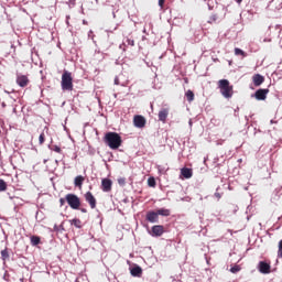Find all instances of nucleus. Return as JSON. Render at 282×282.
I'll use <instances>...</instances> for the list:
<instances>
[{
  "label": "nucleus",
  "instance_id": "f257e3e1",
  "mask_svg": "<svg viewBox=\"0 0 282 282\" xmlns=\"http://www.w3.org/2000/svg\"><path fill=\"white\" fill-rule=\"evenodd\" d=\"M105 143L111 149V150H118L122 144L121 137L116 132H109L105 135Z\"/></svg>",
  "mask_w": 282,
  "mask_h": 282
},
{
  "label": "nucleus",
  "instance_id": "f03ea898",
  "mask_svg": "<svg viewBox=\"0 0 282 282\" xmlns=\"http://www.w3.org/2000/svg\"><path fill=\"white\" fill-rule=\"evenodd\" d=\"M218 88L220 90V94L226 99H230L234 96V87L230 86V82L227 79H221L218 82Z\"/></svg>",
  "mask_w": 282,
  "mask_h": 282
},
{
  "label": "nucleus",
  "instance_id": "7ed1b4c3",
  "mask_svg": "<svg viewBox=\"0 0 282 282\" xmlns=\"http://www.w3.org/2000/svg\"><path fill=\"white\" fill-rule=\"evenodd\" d=\"M61 87H62V90L73 91L74 85H73L72 73L64 70L62 75Z\"/></svg>",
  "mask_w": 282,
  "mask_h": 282
},
{
  "label": "nucleus",
  "instance_id": "20e7f679",
  "mask_svg": "<svg viewBox=\"0 0 282 282\" xmlns=\"http://www.w3.org/2000/svg\"><path fill=\"white\" fill-rule=\"evenodd\" d=\"M65 200L67 202L68 206L73 209H79L80 207V199L77 195L67 194L65 196Z\"/></svg>",
  "mask_w": 282,
  "mask_h": 282
},
{
  "label": "nucleus",
  "instance_id": "39448f33",
  "mask_svg": "<svg viewBox=\"0 0 282 282\" xmlns=\"http://www.w3.org/2000/svg\"><path fill=\"white\" fill-rule=\"evenodd\" d=\"M258 271L262 274L271 273V264L265 261H260L257 267Z\"/></svg>",
  "mask_w": 282,
  "mask_h": 282
},
{
  "label": "nucleus",
  "instance_id": "423d86ee",
  "mask_svg": "<svg viewBox=\"0 0 282 282\" xmlns=\"http://www.w3.org/2000/svg\"><path fill=\"white\" fill-rule=\"evenodd\" d=\"M133 124L135 128L142 129L147 124V120L143 116H135L133 118Z\"/></svg>",
  "mask_w": 282,
  "mask_h": 282
},
{
  "label": "nucleus",
  "instance_id": "0eeeda50",
  "mask_svg": "<svg viewBox=\"0 0 282 282\" xmlns=\"http://www.w3.org/2000/svg\"><path fill=\"white\" fill-rule=\"evenodd\" d=\"M85 199H86V202L89 204V206H90L91 209H95V208H96V206H97V200H96L95 196L93 195V193L87 192V193L85 194Z\"/></svg>",
  "mask_w": 282,
  "mask_h": 282
},
{
  "label": "nucleus",
  "instance_id": "6e6552de",
  "mask_svg": "<svg viewBox=\"0 0 282 282\" xmlns=\"http://www.w3.org/2000/svg\"><path fill=\"white\" fill-rule=\"evenodd\" d=\"M30 80L28 76L24 75H17V85L25 88L29 85Z\"/></svg>",
  "mask_w": 282,
  "mask_h": 282
},
{
  "label": "nucleus",
  "instance_id": "1a4fd4ad",
  "mask_svg": "<svg viewBox=\"0 0 282 282\" xmlns=\"http://www.w3.org/2000/svg\"><path fill=\"white\" fill-rule=\"evenodd\" d=\"M101 189L102 192L109 193L112 189V181L108 178L101 180Z\"/></svg>",
  "mask_w": 282,
  "mask_h": 282
},
{
  "label": "nucleus",
  "instance_id": "9d476101",
  "mask_svg": "<svg viewBox=\"0 0 282 282\" xmlns=\"http://www.w3.org/2000/svg\"><path fill=\"white\" fill-rule=\"evenodd\" d=\"M269 93H270L269 89H259L256 91L254 98L257 100H265Z\"/></svg>",
  "mask_w": 282,
  "mask_h": 282
},
{
  "label": "nucleus",
  "instance_id": "9b49d317",
  "mask_svg": "<svg viewBox=\"0 0 282 282\" xmlns=\"http://www.w3.org/2000/svg\"><path fill=\"white\" fill-rule=\"evenodd\" d=\"M169 115H170V109H167V108L161 109L158 115L159 120L162 121L163 123H165Z\"/></svg>",
  "mask_w": 282,
  "mask_h": 282
},
{
  "label": "nucleus",
  "instance_id": "f8f14e48",
  "mask_svg": "<svg viewBox=\"0 0 282 282\" xmlns=\"http://www.w3.org/2000/svg\"><path fill=\"white\" fill-rule=\"evenodd\" d=\"M147 220L151 224H156L159 223V214L158 212H149L147 214Z\"/></svg>",
  "mask_w": 282,
  "mask_h": 282
},
{
  "label": "nucleus",
  "instance_id": "ddd939ff",
  "mask_svg": "<svg viewBox=\"0 0 282 282\" xmlns=\"http://www.w3.org/2000/svg\"><path fill=\"white\" fill-rule=\"evenodd\" d=\"M153 237H161L164 234L163 226H153L151 230Z\"/></svg>",
  "mask_w": 282,
  "mask_h": 282
},
{
  "label": "nucleus",
  "instance_id": "4468645a",
  "mask_svg": "<svg viewBox=\"0 0 282 282\" xmlns=\"http://www.w3.org/2000/svg\"><path fill=\"white\" fill-rule=\"evenodd\" d=\"M265 78L260 74H257L252 77V82L256 87H260L264 83Z\"/></svg>",
  "mask_w": 282,
  "mask_h": 282
},
{
  "label": "nucleus",
  "instance_id": "2eb2a0df",
  "mask_svg": "<svg viewBox=\"0 0 282 282\" xmlns=\"http://www.w3.org/2000/svg\"><path fill=\"white\" fill-rule=\"evenodd\" d=\"M181 175L185 178H192L193 177V170L184 167L181 170Z\"/></svg>",
  "mask_w": 282,
  "mask_h": 282
},
{
  "label": "nucleus",
  "instance_id": "dca6fc26",
  "mask_svg": "<svg viewBox=\"0 0 282 282\" xmlns=\"http://www.w3.org/2000/svg\"><path fill=\"white\" fill-rule=\"evenodd\" d=\"M142 268L137 265L130 270L131 275L140 278L142 275Z\"/></svg>",
  "mask_w": 282,
  "mask_h": 282
},
{
  "label": "nucleus",
  "instance_id": "f3484780",
  "mask_svg": "<svg viewBox=\"0 0 282 282\" xmlns=\"http://www.w3.org/2000/svg\"><path fill=\"white\" fill-rule=\"evenodd\" d=\"M84 182H85V177L82 176V175H78V176H76L75 180H74V185H75V187L82 188Z\"/></svg>",
  "mask_w": 282,
  "mask_h": 282
},
{
  "label": "nucleus",
  "instance_id": "a211bd4d",
  "mask_svg": "<svg viewBox=\"0 0 282 282\" xmlns=\"http://www.w3.org/2000/svg\"><path fill=\"white\" fill-rule=\"evenodd\" d=\"M158 216L169 217L171 216V210L166 208H161L156 210Z\"/></svg>",
  "mask_w": 282,
  "mask_h": 282
},
{
  "label": "nucleus",
  "instance_id": "6ab92c4d",
  "mask_svg": "<svg viewBox=\"0 0 282 282\" xmlns=\"http://www.w3.org/2000/svg\"><path fill=\"white\" fill-rule=\"evenodd\" d=\"M187 101L192 102L195 99V94L192 90H187L185 94Z\"/></svg>",
  "mask_w": 282,
  "mask_h": 282
},
{
  "label": "nucleus",
  "instance_id": "aec40b11",
  "mask_svg": "<svg viewBox=\"0 0 282 282\" xmlns=\"http://www.w3.org/2000/svg\"><path fill=\"white\" fill-rule=\"evenodd\" d=\"M40 242H41V238L40 237H35V236L31 237V245L32 246H37V245H40Z\"/></svg>",
  "mask_w": 282,
  "mask_h": 282
},
{
  "label": "nucleus",
  "instance_id": "412c9836",
  "mask_svg": "<svg viewBox=\"0 0 282 282\" xmlns=\"http://www.w3.org/2000/svg\"><path fill=\"white\" fill-rule=\"evenodd\" d=\"M0 254H1V259H2L3 261H7V259L10 258V254H9V252H8L7 249L2 250V251L0 252Z\"/></svg>",
  "mask_w": 282,
  "mask_h": 282
},
{
  "label": "nucleus",
  "instance_id": "4be33fe9",
  "mask_svg": "<svg viewBox=\"0 0 282 282\" xmlns=\"http://www.w3.org/2000/svg\"><path fill=\"white\" fill-rule=\"evenodd\" d=\"M235 55L246 57L247 53L242 48H235Z\"/></svg>",
  "mask_w": 282,
  "mask_h": 282
},
{
  "label": "nucleus",
  "instance_id": "5701e85b",
  "mask_svg": "<svg viewBox=\"0 0 282 282\" xmlns=\"http://www.w3.org/2000/svg\"><path fill=\"white\" fill-rule=\"evenodd\" d=\"M123 45L133 47L135 45V42H134V40H130V37H127V40L123 42Z\"/></svg>",
  "mask_w": 282,
  "mask_h": 282
},
{
  "label": "nucleus",
  "instance_id": "b1692460",
  "mask_svg": "<svg viewBox=\"0 0 282 282\" xmlns=\"http://www.w3.org/2000/svg\"><path fill=\"white\" fill-rule=\"evenodd\" d=\"M217 21H218V15L216 13L210 15V18L208 19L209 24L216 23Z\"/></svg>",
  "mask_w": 282,
  "mask_h": 282
},
{
  "label": "nucleus",
  "instance_id": "393cba45",
  "mask_svg": "<svg viewBox=\"0 0 282 282\" xmlns=\"http://www.w3.org/2000/svg\"><path fill=\"white\" fill-rule=\"evenodd\" d=\"M7 187H8L7 183L0 178V192L7 191Z\"/></svg>",
  "mask_w": 282,
  "mask_h": 282
},
{
  "label": "nucleus",
  "instance_id": "a878e982",
  "mask_svg": "<svg viewBox=\"0 0 282 282\" xmlns=\"http://www.w3.org/2000/svg\"><path fill=\"white\" fill-rule=\"evenodd\" d=\"M70 224L74 225L76 228H82V221L79 219H73Z\"/></svg>",
  "mask_w": 282,
  "mask_h": 282
},
{
  "label": "nucleus",
  "instance_id": "bb28decb",
  "mask_svg": "<svg viewBox=\"0 0 282 282\" xmlns=\"http://www.w3.org/2000/svg\"><path fill=\"white\" fill-rule=\"evenodd\" d=\"M239 271H241V267L240 265H234L232 268H230V272L231 273H238Z\"/></svg>",
  "mask_w": 282,
  "mask_h": 282
},
{
  "label": "nucleus",
  "instance_id": "cd10ccee",
  "mask_svg": "<svg viewBox=\"0 0 282 282\" xmlns=\"http://www.w3.org/2000/svg\"><path fill=\"white\" fill-rule=\"evenodd\" d=\"M215 3H216V0H208V2H207L208 10H214Z\"/></svg>",
  "mask_w": 282,
  "mask_h": 282
},
{
  "label": "nucleus",
  "instance_id": "c85d7f7f",
  "mask_svg": "<svg viewBox=\"0 0 282 282\" xmlns=\"http://www.w3.org/2000/svg\"><path fill=\"white\" fill-rule=\"evenodd\" d=\"M44 142H45V134L41 133L39 137V144L42 145V144H44Z\"/></svg>",
  "mask_w": 282,
  "mask_h": 282
},
{
  "label": "nucleus",
  "instance_id": "c756f323",
  "mask_svg": "<svg viewBox=\"0 0 282 282\" xmlns=\"http://www.w3.org/2000/svg\"><path fill=\"white\" fill-rule=\"evenodd\" d=\"M148 185H149L150 187H155V185H156L155 180H154V178H149V180H148Z\"/></svg>",
  "mask_w": 282,
  "mask_h": 282
},
{
  "label": "nucleus",
  "instance_id": "7c9ffc66",
  "mask_svg": "<svg viewBox=\"0 0 282 282\" xmlns=\"http://www.w3.org/2000/svg\"><path fill=\"white\" fill-rule=\"evenodd\" d=\"M126 183H127V181H126L124 177L118 178V184H119L120 186H126Z\"/></svg>",
  "mask_w": 282,
  "mask_h": 282
},
{
  "label": "nucleus",
  "instance_id": "2f4dec72",
  "mask_svg": "<svg viewBox=\"0 0 282 282\" xmlns=\"http://www.w3.org/2000/svg\"><path fill=\"white\" fill-rule=\"evenodd\" d=\"M113 84H115V85H121V86H126V84H121V83H120V79H119V77H116V78H115V82H113Z\"/></svg>",
  "mask_w": 282,
  "mask_h": 282
},
{
  "label": "nucleus",
  "instance_id": "473e14b6",
  "mask_svg": "<svg viewBox=\"0 0 282 282\" xmlns=\"http://www.w3.org/2000/svg\"><path fill=\"white\" fill-rule=\"evenodd\" d=\"M53 151H55L56 153H61L62 149L57 145H54Z\"/></svg>",
  "mask_w": 282,
  "mask_h": 282
},
{
  "label": "nucleus",
  "instance_id": "72a5a7b5",
  "mask_svg": "<svg viewBox=\"0 0 282 282\" xmlns=\"http://www.w3.org/2000/svg\"><path fill=\"white\" fill-rule=\"evenodd\" d=\"M164 3H165V0H159V7H160L161 9H163Z\"/></svg>",
  "mask_w": 282,
  "mask_h": 282
},
{
  "label": "nucleus",
  "instance_id": "f704fd0d",
  "mask_svg": "<svg viewBox=\"0 0 282 282\" xmlns=\"http://www.w3.org/2000/svg\"><path fill=\"white\" fill-rule=\"evenodd\" d=\"M68 4L74 7L76 4V0H68Z\"/></svg>",
  "mask_w": 282,
  "mask_h": 282
},
{
  "label": "nucleus",
  "instance_id": "c9c22d12",
  "mask_svg": "<svg viewBox=\"0 0 282 282\" xmlns=\"http://www.w3.org/2000/svg\"><path fill=\"white\" fill-rule=\"evenodd\" d=\"M59 203H61V206H63L66 203V200L64 198H61Z\"/></svg>",
  "mask_w": 282,
  "mask_h": 282
},
{
  "label": "nucleus",
  "instance_id": "e433bc0d",
  "mask_svg": "<svg viewBox=\"0 0 282 282\" xmlns=\"http://www.w3.org/2000/svg\"><path fill=\"white\" fill-rule=\"evenodd\" d=\"M215 196L220 199L221 198V195L219 193H215Z\"/></svg>",
  "mask_w": 282,
  "mask_h": 282
},
{
  "label": "nucleus",
  "instance_id": "4c0bfd02",
  "mask_svg": "<svg viewBox=\"0 0 282 282\" xmlns=\"http://www.w3.org/2000/svg\"><path fill=\"white\" fill-rule=\"evenodd\" d=\"M243 0H236L238 4H241Z\"/></svg>",
  "mask_w": 282,
  "mask_h": 282
},
{
  "label": "nucleus",
  "instance_id": "58836bf2",
  "mask_svg": "<svg viewBox=\"0 0 282 282\" xmlns=\"http://www.w3.org/2000/svg\"><path fill=\"white\" fill-rule=\"evenodd\" d=\"M189 127H193V120L188 121Z\"/></svg>",
  "mask_w": 282,
  "mask_h": 282
},
{
  "label": "nucleus",
  "instance_id": "ea45409f",
  "mask_svg": "<svg viewBox=\"0 0 282 282\" xmlns=\"http://www.w3.org/2000/svg\"><path fill=\"white\" fill-rule=\"evenodd\" d=\"M91 34H93V31H89V33H88V37H90V36H91Z\"/></svg>",
  "mask_w": 282,
  "mask_h": 282
},
{
  "label": "nucleus",
  "instance_id": "a19ab883",
  "mask_svg": "<svg viewBox=\"0 0 282 282\" xmlns=\"http://www.w3.org/2000/svg\"><path fill=\"white\" fill-rule=\"evenodd\" d=\"M80 212H82V213H87V209H84V208H83V209H80Z\"/></svg>",
  "mask_w": 282,
  "mask_h": 282
},
{
  "label": "nucleus",
  "instance_id": "79ce46f5",
  "mask_svg": "<svg viewBox=\"0 0 282 282\" xmlns=\"http://www.w3.org/2000/svg\"><path fill=\"white\" fill-rule=\"evenodd\" d=\"M113 18H116V13H112Z\"/></svg>",
  "mask_w": 282,
  "mask_h": 282
},
{
  "label": "nucleus",
  "instance_id": "37998d69",
  "mask_svg": "<svg viewBox=\"0 0 282 282\" xmlns=\"http://www.w3.org/2000/svg\"><path fill=\"white\" fill-rule=\"evenodd\" d=\"M274 123V120H271V124Z\"/></svg>",
  "mask_w": 282,
  "mask_h": 282
},
{
  "label": "nucleus",
  "instance_id": "c03bdc74",
  "mask_svg": "<svg viewBox=\"0 0 282 282\" xmlns=\"http://www.w3.org/2000/svg\"><path fill=\"white\" fill-rule=\"evenodd\" d=\"M2 107H6V104H2Z\"/></svg>",
  "mask_w": 282,
  "mask_h": 282
}]
</instances>
